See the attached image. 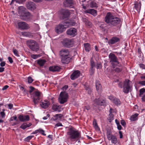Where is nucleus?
<instances>
[{
  "instance_id": "4d7b16f0",
  "label": "nucleus",
  "mask_w": 145,
  "mask_h": 145,
  "mask_svg": "<svg viewBox=\"0 0 145 145\" xmlns=\"http://www.w3.org/2000/svg\"><path fill=\"white\" fill-rule=\"evenodd\" d=\"M63 125H62V124L61 123H57L55 125V128H56L57 127H59V126H62Z\"/></svg>"
},
{
  "instance_id": "ddd939ff",
  "label": "nucleus",
  "mask_w": 145,
  "mask_h": 145,
  "mask_svg": "<svg viewBox=\"0 0 145 145\" xmlns=\"http://www.w3.org/2000/svg\"><path fill=\"white\" fill-rule=\"evenodd\" d=\"M108 139L109 140H111V142L112 143L116 144L118 141L116 136L111 135L110 133L108 134L107 135Z\"/></svg>"
},
{
  "instance_id": "49530a36",
  "label": "nucleus",
  "mask_w": 145,
  "mask_h": 145,
  "mask_svg": "<svg viewBox=\"0 0 145 145\" xmlns=\"http://www.w3.org/2000/svg\"><path fill=\"white\" fill-rule=\"evenodd\" d=\"M18 12L20 14L22 11H23L25 9L24 7L23 6H20L18 7Z\"/></svg>"
},
{
  "instance_id": "6e6552de",
  "label": "nucleus",
  "mask_w": 145,
  "mask_h": 145,
  "mask_svg": "<svg viewBox=\"0 0 145 145\" xmlns=\"http://www.w3.org/2000/svg\"><path fill=\"white\" fill-rule=\"evenodd\" d=\"M68 97V93L66 91H62L60 93L59 101L61 104H63L67 101Z\"/></svg>"
},
{
  "instance_id": "2eb2a0df",
  "label": "nucleus",
  "mask_w": 145,
  "mask_h": 145,
  "mask_svg": "<svg viewBox=\"0 0 145 145\" xmlns=\"http://www.w3.org/2000/svg\"><path fill=\"white\" fill-rule=\"evenodd\" d=\"M26 6L28 9L31 10H34L36 8L35 4L31 1L27 2L26 4Z\"/></svg>"
},
{
  "instance_id": "393cba45",
  "label": "nucleus",
  "mask_w": 145,
  "mask_h": 145,
  "mask_svg": "<svg viewBox=\"0 0 145 145\" xmlns=\"http://www.w3.org/2000/svg\"><path fill=\"white\" fill-rule=\"evenodd\" d=\"M61 106L56 104H54L52 106L53 110L55 111L60 112L61 111Z\"/></svg>"
},
{
  "instance_id": "473e14b6",
  "label": "nucleus",
  "mask_w": 145,
  "mask_h": 145,
  "mask_svg": "<svg viewBox=\"0 0 145 145\" xmlns=\"http://www.w3.org/2000/svg\"><path fill=\"white\" fill-rule=\"evenodd\" d=\"M82 20L83 22H84L85 24L87 25L91 26V22H89L87 18H82Z\"/></svg>"
},
{
  "instance_id": "69168bd1",
  "label": "nucleus",
  "mask_w": 145,
  "mask_h": 145,
  "mask_svg": "<svg viewBox=\"0 0 145 145\" xmlns=\"http://www.w3.org/2000/svg\"><path fill=\"white\" fill-rule=\"evenodd\" d=\"M8 59L10 63H13V61L12 59L10 57H8Z\"/></svg>"
},
{
  "instance_id": "5fc2aeb1",
  "label": "nucleus",
  "mask_w": 145,
  "mask_h": 145,
  "mask_svg": "<svg viewBox=\"0 0 145 145\" xmlns=\"http://www.w3.org/2000/svg\"><path fill=\"white\" fill-rule=\"evenodd\" d=\"M26 0H17L16 3H22L24 2H25Z\"/></svg>"
},
{
  "instance_id": "c03bdc74",
  "label": "nucleus",
  "mask_w": 145,
  "mask_h": 145,
  "mask_svg": "<svg viewBox=\"0 0 145 145\" xmlns=\"http://www.w3.org/2000/svg\"><path fill=\"white\" fill-rule=\"evenodd\" d=\"M34 137L33 136H29L25 138V141L26 142H28L31 140L32 138Z\"/></svg>"
},
{
  "instance_id": "338daca9",
  "label": "nucleus",
  "mask_w": 145,
  "mask_h": 145,
  "mask_svg": "<svg viewBox=\"0 0 145 145\" xmlns=\"http://www.w3.org/2000/svg\"><path fill=\"white\" fill-rule=\"evenodd\" d=\"M0 114L2 118H4L5 117V113L4 112H1L0 113Z\"/></svg>"
},
{
  "instance_id": "0eeeda50",
  "label": "nucleus",
  "mask_w": 145,
  "mask_h": 145,
  "mask_svg": "<svg viewBox=\"0 0 145 145\" xmlns=\"http://www.w3.org/2000/svg\"><path fill=\"white\" fill-rule=\"evenodd\" d=\"M42 95V93L38 91L34 92L33 94V100L35 105L39 103Z\"/></svg>"
},
{
  "instance_id": "1a4fd4ad",
  "label": "nucleus",
  "mask_w": 145,
  "mask_h": 145,
  "mask_svg": "<svg viewBox=\"0 0 145 145\" xmlns=\"http://www.w3.org/2000/svg\"><path fill=\"white\" fill-rule=\"evenodd\" d=\"M131 81L128 79H126L123 82V92L125 93H128L130 89Z\"/></svg>"
},
{
  "instance_id": "09e8293b",
  "label": "nucleus",
  "mask_w": 145,
  "mask_h": 145,
  "mask_svg": "<svg viewBox=\"0 0 145 145\" xmlns=\"http://www.w3.org/2000/svg\"><path fill=\"white\" fill-rule=\"evenodd\" d=\"M33 80L30 76H29L28 78V82L29 83H31L33 81Z\"/></svg>"
},
{
  "instance_id": "a18cd8bd",
  "label": "nucleus",
  "mask_w": 145,
  "mask_h": 145,
  "mask_svg": "<svg viewBox=\"0 0 145 145\" xmlns=\"http://www.w3.org/2000/svg\"><path fill=\"white\" fill-rule=\"evenodd\" d=\"M99 26L101 29L104 30H105V25L104 23L99 24Z\"/></svg>"
},
{
  "instance_id": "8fccbe9b",
  "label": "nucleus",
  "mask_w": 145,
  "mask_h": 145,
  "mask_svg": "<svg viewBox=\"0 0 145 145\" xmlns=\"http://www.w3.org/2000/svg\"><path fill=\"white\" fill-rule=\"evenodd\" d=\"M14 120L17 121V117L16 116H14L11 117L10 120V121H12Z\"/></svg>"
},
{
  "instance_id": "6e6d98bb",
  "label": "nucleus",
  "mask_w": 145,
  "mask_h": 145,
  "mask_svg": "<svg viewBox=\"0 0 145 145\" xmlns=\"http://www.w3.org/2000/svg\"><path fill=\"white\" fill-rule=\"evenodd\" d=\"M116 123L117 125V128L119 130H121V129L122 127L121 126V125L120 124L119 122L118 123H117V122Z\"/></svg>"
},
{
  "instance_id": "bf43d9fd",
  "label": "nucleus",
  "mask_w": 145,
  "mask_h": 145,
  "mask_svg": "<svg viewBox=\"0 0 145 145\" xmlns=\"http://www.w3.org/2000/svg\"><path fill=\"white\" fill-rule=\"evenodd\" d=\"M102 67V65L100 63H98L97 65V69H101Z\"/></svg>"
},
{
  "instance_id": "a211bd4d",
  "label": "nucleus",
  "mask_w": 145,
  "mask_h": 145,
  "mask_svg": "<svg viewBox=\"0 0 145 145\" xmlns=\"http://www.w3.org/2000/svg\"><path fill=\"white\" fill-rule=\"evenodd\" d=\"M19 120L22 122L28 121L30 119L29 116L28 115H20L18 117Z\"/></svg>"
},
{
  "instance_id": "4c0bfd02",
  "label": "nucleus",
  "mask_w": 145,
  "mask_h": 145,
  "mask_svg": "<svg viewBox=\"0 0 145 145\" xmlns=\"http://www.w3.org/2000/svg\"><path fill=\"white\" fill-rule=\"evenodd\" d=\"M93 125L95 128L97 130L99 129V128L98 126L96 120L94 119L93 122Z\"/></svg>"
},
{
  "instance_id": "774afa93",
  "label": "nucleus",
  "mask_w": 145,
  "mask_h": 145,
  "mask_svg": "<svg viewBox=\"0 0 145 145\" xmlns=\"http://www.w3.org/2000/svg\"><path fill=\"white\" fill-rule=\"evenodd\" d=\"M91 67L93 68L95 66V64L94 62L93 61H91Z\"/></svg>"
},
{
  "instance_id": "0e129e2a",
  "label": "nucleus",
  "mask_w": 145,
  "mask_h": 145,
  "mask_svg": "<svg viewBox=\"0 0 145 145\" xmlns=\"http://www.w3.org/2000/svg\"><path fill=\"white\" fill-rule=\"evenodd\" d=\"M6 63L4 61L2 62L0 64V65L2 67H3L5 65Z\"/></svg>"
},
{
  "instance_id": "ea45409f",
  "label": "nucleus",
  "mask_w": 145,
  "mask_h": 145,
  "mask_svg": "<svg viewBox=\"0 0 145 145\" xmlns=\"http://www.w3.org/2000/svg\"><path fill=\"white\" fill-rule=\"evenodd\" d=\"M108 119L109 122H111L114 119V116L112 114H110Z\"/></svg>"
},
{
  "instance_id": "864d4df0",
  "label": "nucleus",
  "mask_w": 145,
  "mask_h": 145,
  "mask_svg": "<svg viewBox=\"0 0 145 145\" xmlns=\"http://www.w3.org/2000/svg\"><path fill=\"white\" fill-rule=\"evenodd\" d=\"M138 83L142 86H145V80L139 81Z\"/></svg>"
},
{
  "instance_id": "20e7f679",
  "label": "nucleus",
  "mask_w": 145,
  "mask_h": 145,
  "mask_svg": "<svg viewBox=\"0 0 145 145\" xmlns=\"http://www.w3.org/2000/svg\"><path fill=\"white\" fill-rule=\"evenodd\" d=\"M27 45L30 49L33 51L37 52L39 50L38 44L34 40H31L28 41Z\"/></svg>"
},
{
  "instance_id": "de8ad7c7",
  "label": "nucleus",
  "mask_w": 145,
  "mask_h": 145,
  "mask_svg": "<svg viewBox=\"0 0 145 145\" xmlns=\"http://www.w3.org/2000/svg\"><path fill=\"white\" fill-rule=\"evenodd\" d=\"M13 52L14 54L16 56L19 57V55L18 54V51L16 49H13Z\"/></svg>"
},
{
  "instance_id": "680f3d73",
  "label": "nucleus",
  "mask_w": 145,
  "mask_h": 145,
  "mask_svg": "<svg viewBox=\"0 0 145 145\" xmlns=\"http://www.w3.org/2000/svg\"><path fill=\"white\" fill-rule=\"evenodd\" d=\"M8 108L10 109H11L13 107V105L12 104L10 103L8 105Z\"/></svg>"
},
{
  "instance_id": "f3484780",
  "label": "nucleus",
  "mask_w": 145,
  "mask_h": 145,
  "mask_svg": "<svg viewBox=\"0 0 145 145\" xmlns=\"http://www.w3.org/2000/svg\"><path fill=\"white\" fill-rule=\"evenodd\" d=\"M64 6L66 7L72 8L74 3L72 0H65L63 3Z\"/></svg>"
},
{
  "instance_id": "f8f14e48",
  "label": "nucleus",
  "mask_w": 145,
  "mask_h": 145,
  "mask_svg": "<svg viewBox=\"0 0 145 145\" xmlns=\"http://www.w3.org/2000/svg\"><path fill=\"white\" fill-rule=\"evenodd\" d=\"M108 98L116 105L118 106L120 105L121 102L118 99L112 95L108 96Z\"/></svg>"
},
{
  "instance_id": "bb28decb",
  "label": "nucleus",
  "mask_w": 145,
  "mask_h": 145,
  "mask_svg": "<svg viewBox=\"0 0 145 145\" xmlns=\"http://www.w3.org/2000/svg\"><path fill=\"white\" fill-rule=\"evenodd\" d=\"M22 35L23 36L32 37L33 35L31 33L28 32H21Z\"/></svg>"
},
{
  "instance_id": "6ab92c4d",
  "label": "nucleus",
  "mask_w": 145,
  "mask_h": 145,
  "mask_svg": "<svg viewBox=\"0 0 145 145\" xmlns=\"http://www.w3.org/2000/svg\"><path fill=\"white\" fill-rule=\"evenodd\" d=\"M120 41V39L116 37H114L110 39L108 42V44H115Z\"/></svg>"
},
{
  "instance_id": "aec40b11",
  "label": "nucleus",
  "mask_w": 145,
  "mask_h": 145,
  "mask_svg": "<svg viewBox=\"0 0 145 145\" xmlns=\"http://www.w3.org/2000/svg\"><path fill=\"white\" fill-rule=\"evenodd\" d=\"M21 18L24 20H28L31 17L30 13L29 12H24L21 15Z\"/></svg>"
},
{
  "instance_id": "052dcab7",
  "label": "nucleus",
  "mask_w": 145,
  "mask_h": 145,
  "mask_svg": "<svg viewBox=\"0 0 145 145\" xmlns=\"http://www.w3.org/2000/svg\"><path fill=\"white\" fill-rule=\"evenodd\" d=\"M121 124L123 126H125L126 125L125 121L123 120H121Z\"/></svg>"
},
{
  "instance_id": "37998d69",
  "label": "nucleus",
  "mask_w": 145,
  "mask_h": 145,
  "mask_svg": "<svg viewBox=\"0 0 145 145\" xmlns=\"http://www.w3.org/2000/svg\"><path fill=\"white\" fill-rule=\"evenodd\" d=\"M41 56L40 55H35L33 54L31 55V57L34 59H36L37 58L39 57H40Z\"/></svg>"
},
{
  "instance_id": "dca6fc26",
  "label": "nucleus",
  "mask_w": 145,
  "mask_h": 145,
  "mask_svg": "<svg viewBox=\"0 0 145 145\" xmlns=\"http://www.w3.org/2000/svg\"><path fill=\"white\" fill-rule=\"evenodd\" d=\"M80 72L79 70L75 71L71 75V79L73 80L77 78L80 76Z\"/></svg>"
},
{
  "instance_id": "a19ab883",
  "label": "nucleus",
  "mask_w": 145,
  "mask_h": 145,
  "mask_svg": "<svg viewBox=\"0 0 145 145\" xmlns=\"http://www.w3.org/2000/svg\"><path fill=\"white\" fill-rule=\"evenodd\" d=\"M62 117V115L61 114H57L54 116V120H57L59 118H60Z\"/></svg>"
},
{
  "instance_id": "7c9ffc66",
  "label": "nucleus",
  "mask_w": 145,
  "mask_h": 145,
  "mask_svg": "<svg viewBox=\"0 0 145 145\" xmlns=\"http://www.w3.org/2000/svg\"><path fill=\"white\" fill-rule=\"evenodd\" d=\"M32 124L31 123H29L27 124L26 123H24L21 125L20 127V128L23 129H25L27 127L30 126Z\"/></svg>"
},
{
  "instance_id": "a878e982",
  "label": "nucleus",
  "mask_w": 145,
  "mask_h": 145,
  "mask_svg": "<svg viewBox=\"0 0 145 145\" xmlns=\"http://www.w3.org/2000/svg\"><path fill=\"white\" fill-rule=\"evenodd\" d=\"M60 69V68L57 66L50 67L49 70L50 71L53 72L59 71Z\"/></svg>"
},
{
  "instance_id": "3c124183",
  "label": "nucleus",
  "mask_w": 145,
  "mask_h": 145,
  "mask_svg": "<svg viewBox=\"0 0 145 145\" xmlns=\"http://www.w3.org/2000/svg\"><path fill=\"white\" fill-rule=\"evenodd\" d=\"M89 71L90 74L91 75H93L94 73V69L93 68L91 67Z\"/></svg>"
},
{
  "instance_id": "58836bf2",
  "label": "nucleus",
  "mask_w": 145,
  "mask_h": 145,
  "mask_svg": "<svg viewBox=\"0 0 145 145\" xmlns=\"http://www.w3.org/2000/svg\"><path fill=\"white\" fill-rule=\"evenodd\" d=\"M139 92V96L140 97H142V95L145 93V89L143 88L140 89V90Z\"/></svg>"
},
{
  "instance_id": "cd10ccee",
  "label": "nucleus",
  "mask_w": 145,
  "mask_h": 145,
  "mask_svg": "<svg viewBox=\"0 0 145 145\" xmlns=\"http://www.w3.org/2000/svg\"><path fill=\"white\" fill-rule=\"evenodd\" d=\"M96 87L97 91H100L101 90V86L100 82L97 81L96 82Z\"/></svg>"
},
{
  "instance_id": "7ed1b4c3",
  "label": "nucleus",
  "mask_w": 145,
  "mask_h": 145,
  "mask_svg": "<svg viewBox=\"0 0 145 145\" xmlns=\"http://www.w3.org/2000/svg\"><path fill=\"white\" fill-rule=\"evenodd\" d=\"M67 135L68 136V138L71 140L78 139L79 138L80 135V133L78 131L72 127L69 129V131L67 133Z\"/></svg>"
},
{
  "instance_id": "72a5a7b5",
  "label": "nucleus",
  "mask_w": 145,
  "mask_h": 145,
  "mask_svg": "<svg viewBox=\"0 0 145 145\" xmlns=\"http://www.w3.org/2000/svg\"><path fill=\"white\" fill-rule=\"evenodd\" d=\"M65 22V24L67 26H66L67 28L71 26H74L76 24V23L74 22Z\"/></svg>"
},
{
  "instance_id": "f03ea898",
  "label": "nucleus",
  "mask_w": 145,
  "mask_h": 145,
  "mask_svg": "<svg viewBox=\"0 0 145 145\" xmlns=\"http://www.w3.org/2000/svg\"><path fill=\"white\" fill-rule=\"evenodd\" d=\"M70 51L67 49H63L60 51L59 54L63 63L68 64L69 62L70 59Z\"/></svg>"
},
{
  "instance_id": "c85d7f7f",
  "label": "nucleus",
  "mask_w": 145,
  "mask_h": 145,
  "mask_svg": "<svg viewBox=\"0 0 145 145\" xmlns=\"http://www.w3.org/2000/svg\"><path fill=\"white\" fill-rule=\"evenodd\" d=\"M94 101L96 104L97 105H103L104 103H105V100H103V101H100L99 100L97 99H95L94 100Z\"/></svg>"
},
{
  "instance_id": "412c9836",
  "label": "nucleus",
  "mask_w": 145,
  "mask_h": 145,
  "mask_svg": "<svg viewBox=\"0 0 145 145\" xmlns=\"http://www.w3.org/2000/svg\"><path fill=\"white\" fill-rule=\"evenodd\" d=\"M50 105V103L47 100H45L43 102H42L40 104L41 107L44 109L48 108Z\"/></svg>"
},
{
  "instance_id": "603ef678",
  "label": "nucleus",
  "mask_w": 145,
  "mask_h": 145,
  "mask_svg": "<svg viewBox=\"0 0 145 145\" xmlns=\"http://www.w3.org/2000/svg\"><path fill=\"white\" fill-rule=\"evenodd\" d=\"M139 66L140 68L142 69H145V65L140 63L139 64Z\"/></svg>"
},
{
  "instance_id": "4be33fe9",
  "label": "nucleus",
  "mask_w": 145,
  "mask_h": 145,
  "mask_svg": "<svg viewBox=\"0 0 145 145\" xmlns=\"http://www.w3.org/2000/svg\"><path fill=\"white\" fill-rule=\"evenodd\" d=\"M123 67L121 65H115V68L113 69V70L115 72L117 73L121 72L123 69Z\"/></svg>"
},
{
  "instance_id": "79ce46f5",
  "label": "nucleus",
  "mask_w": 145,
  "mask_h": 145,
  "mask_svg": "<svg viewBox=\"0 0 145 145\" xmlns=\"http://www.w3.org/2000/svg\"><path fill=\"white\" fill-rule=\"evenodd\" d=\"M69 15V13L68 11H65L63 13V17L64 18H66L68 17Z\"/></svg>"
},
{
  "instance_id": "f257e3e1",
  "label": "nucleus",
  "mask_w": 145,
  "mask_h": 145,
  "mask_svg": "<svg viewBox=\"0 0 145 145\" xmlns=\"http://www.w3.org/2000/svg\"><path fill=\"white\" fill-rule=\"evenodd\" d=\"M105 20V22L111 26H116L120 22L119 18L115 17L110 12L107 13Z\"/></svg>"
},
{
  "instance_id": "13d9d810",
  "label": "nucleus",
  "mask_w": 145,
  "mask_h": 145,
  "mask_svg": "<svg viewBox=\"0 0 145 145\" xmlns=\"http://www.w3.org/2000/svg\"><path fill=\"white\" fill-rule=\"evenodd\" d=\"M123 83L122 82H120L118 84V86L121 88H122L123 87Z\"/></svg>"
},
{
  "instance_id": "e433bc0d",
  "label": "nucleus",
  "mask_w": 145,
  "mask_h": 145,
  "mask_svg": "<svg viewBox=\"0 0 145 145\" xmlns=\"http://www.w3.org/2000/svg\"><path fill=\"white\" fill-rule=\"evenodd\" d=\"M89 4L90 7L91 8H97L98 7L96 3L94 1H91Z\"/></svg>"
},
{
  "instance_id": "e2e57ef3",
  "label": "nucleus",
  "mask_w": 145,
  "mask_h": 145,
  "mask_svg": "<svg viewBox=\"0 0 145 145\" xmlns=\"http://www.w3.org/2000/svg\"><path fill=\"white\" fill-rule=\"evenodd\" d=\"M120 135V138H123V135H122V132L121 131H120L119 132Z\"/></svg>"
},
{
  "instance_id": "c9c22d12",
  "label": "nucleus",
  "mask_w": 145,
  "mask_h": 145,
  "mask_svg": "<svg viewBox=\"0 0 145 145\" xmlns=\"http://www.w3.org/2000/svg\"><path fill=\"white\" fill-rule=\"evenodd\" d=\"M46 61L44 60L39 59L37 61L38 63L41 66H43Z\"/></svg>"
},
{
  "instance_id": "9d476101",
  "label": "nucleus",
  "mask_w": 145,
  "mask_h": 145,
  "mask_svg": "<svg viewBox=\"0 0 145 145\" xmlns=\"http://www.w3.org/2000/svg\"><path fill=\"white\" fill-rule=\"evenodd\" d=\"M63 45L65 47L69 48L73 46L74 43L73 41L67 39H65L62 41Z\"/></svg>"
},
{
  "instance_id": "9b49d317",
  "label": "nucleus",
  "mask_w": 145,
  "mask_h": 145,
  "mask_svg": "<svg viewBox=\"0 0 145 145\" xmlns=\"http://www.w3.org/2000/svg\"><path fill=\"white\" fill-rule=\"evenodd\" d=\"M18 25L19 29L21 30H27L30 28L29 25L24 22H20L18 23Z\"/></svg>"
},
{
  "instance_id": "b1692460",
  "label": "nucleus",
  "mask_w": 145,
  "mask_h": 145,
  "mask_svg": "<svg viewBox=\"0 0 145 145\" xmlns=\"http://www.w3.org/2000/svg\"><path fill=\"white\" fill-rule=\"evenodd\" d=\"M134 8L139 13L141 9V3L137 2H135L134 3Z\"/></svg>"
},
{
  "instance_id": "f704fd0d",
  "label": "nucleus",
  "mask_w": 145,
  "mask_h": 145,
  "mask_svg": "<svg viewBox=\"0 0 145 145\" xmlns=\"http://www.w3.org/2000/svg\"><path fill=\"white\" fill-rule=\"evenodd\" d=\"M138 114L137 113L135 114L134 115H132L130 117V120L131 121H136L138 119L137 116Z\"/></svg>"
},
{
  "instance_id": "39448f33",
  "label": "nucleus",
  "mask_w": 145,
  "mask_h": 145,
  "mask_svg": "<svg viewBox=\"0 0 145 145\" xmlns=\"http://www.w3.org/2000/svg\"><path fill=\"white\" fill-rule=\"evenodd\" d=\"M109 62L112 65V67L113 69L115 68V65H119V62L116 57L114 54L110 53L109 55Z\"/></svg>"
},
{
  "instance_id": "c756f323",
  "label": "nucleus",
  "mask_w": 145,
  "mask_h": 145,
  "mask_svg": "<svg viewBox=\"0 0 145 145\" xmlns=\"http://www.w3.org/2000/svg\"><path fill=\"white\" fill-rule=\"evenodd\" d=\"M41 133V134L44 135H45L46 134H44V131L41 129H38L36 130L35 131H33L32 133V134H37L38 133Z\"/></svg>"
},
{
  "instance_id": "2f4dec72",
  "label": "nucleus",
  "mask_w": 145,
  "mask_h": 145,
  "mask_svg": "<svg viewBox=\"0 0 145 145\" xmlns=\"http://www.w3.org/2000/svg\"><path fill=\"white\" fill-rule=\"evenodd\" d=\"M84 45L86 51L89 52L91 50L90 46L89 44L88 43H84Z\"/></svg>"
},
{
  "instance_id": "423d86ee",
  "label": "nucleus",
  "mask_w": 145,
  "mask_h": 145,
  "mask_svg": "<svg viewBox=\"0 0 145 145\" xmlns=\"http://www.w3.org/2000/svg\"><path fill=\"white\" fill-rule=\"evenodd\" d=\"M63 24H59L56 26L55 30L57 34L62 33L65 31L67 28L65 22L63 23Z\"/></svg>"
},
{
  "instance_id": "5701e85b",
  "label": "nucleus",
  "mask_w": 145,
  "mask_h": 145,
  "mask_svg": "<svg viewBox=\"0 0 145 145\" xmlns=\"http://www.w3.org/2000/svg\"><path fill=\"white\" fill-rule=\"evenodd\" d=\"M85 12L87 13L90 14L94 16H95L97 15V10L93 9H88L85 11Z\"/></svg>"
},
{
  "instance_id": "4468645a",
  "label": "nucleus",
  "mask_w": 145,
  "mask_h": 145,
  "mask_svg": "<svg viewBox=\"0 0 145 145\" xmlns=\"http://www.w3.org/2000/svg\"><path fill=\"white\" fill-rule=\"evenodd\" d=\"M66 33L68 35L74 37L76 34L77 30L74 28H71L68 30Z\"/></svg>"
}]
</instances>
